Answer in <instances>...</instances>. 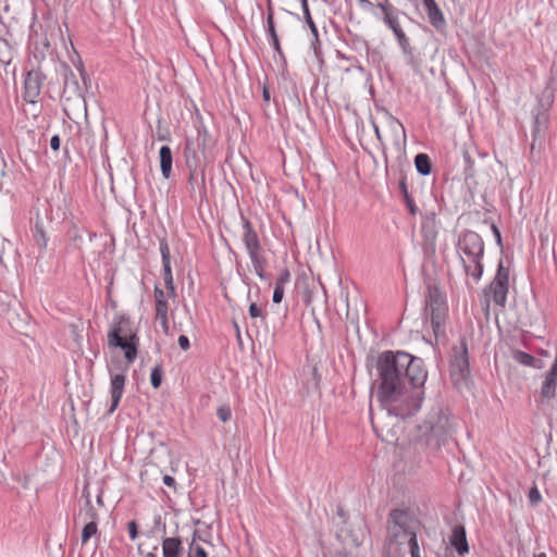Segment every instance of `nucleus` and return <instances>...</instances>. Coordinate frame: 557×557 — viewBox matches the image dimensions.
Instances as JSON below:
<instances>
[{
	"mask_svg": "<svg viewBox=\"0 0 557 557\" xmlns=\"http://www.w3.org/2000/svg\"><path fill=\"white\" fill-rule=\"evenodd\" d=\"M376 371L377 396L386 410L387 421L379 424L372 420V425L383 441L391 442L397 440L394 420L398 422L420 410L428 372L421 358L389 350L379 356Z\"/></svg>",
	"mask_w": 557,
	"mask_h": 557,
	"instance_id": "1",
	"label": "nucleus"
},
{
	"mask_svg": "<svg viewBox=\"0 0 557 557\" xmlns=\"http://www.w3.org/2000/svg\"><path fill=\"white\" fill-rule=\"evenodd\" d=\"M412 518L410 513L403 509L391 511L387 520V540L386 547L392 557H401L409 546L411 534H416L412 529Z\"/></svg>",
	"mask_w": 557,
	"mask_h": 557,
	"instance_id": "2",
	"label": "nucleus"
},
{
	"mask_svg": "<svg viewBox=\"0 0 557 557\" xmlns=\"http://www.w3.org/2000/svg\"><path fill=\"white\" fill-rule=\"evenodd\" d=\"M138 342L139 338L132 327L129 318L125 315L115 318L108 333V345L110 348L122 349L127 364L133 363L137 357Z\"/></svg>",
	"mask_w": 557,
	"mask_h": 557,
	"instance_id": "3",
	"label": "nucleus"
},
{
	"mask_svg": "<svg viewBox=\"0 0 557 557\" xmlns=\"http://www.w3.org/2000/svg\"><path fill=\"white\" fill-rule=\"evenodd\" d=\"M453 429L448 414L442 409L431 413L424 424L419 426L425 445L432 449L446 445L451 438Z\"/></svg>",
	"mask_w": 557,
	"mask_h": 557,
	"instance_id": "4",
	"label": "nucleus"
},
{
	"mask_svg": "<svg viewBox=\"0 0 557 557\" xmlns=\"http://www.w3.org/2000/svg\"><path fill=\"white\" fill-rule=\"evenodd\" d=\"M215 140L206 128H198L195 137H188L184 150L187 168L201 165L202 161L211 158Z\"/></svg>",
	"mask_w": 557,
	"mask_h": 557,
	"instance_id": "5",
	"label": "nucleus"
},
{
	"mask_svg": "<svg viewBox=\"0 0 557 557\" xmlns=\"http://www.w3.org/2000/svg\"><path fill=\"white\" fill-rule=\"evenodd\" d=\"M470 376L469 351L466 337L451 348L450 354V377L455 386L467 385Z\"/></svg>",
	"mask_w": 557,
	"mask_h": 557,
	"instance_id": "6",
	"label": "nucleus"
},
{
	"mask_svg": "<svg viewBox=\"0 0 557 557\" xmlns=\"http://www.w3.org/2000/svg\"><path fill=\"white\" fill-rule=\"evenodd\" d=\"M543 98H545V102L541 101V108L534 117L533 129H532V144H531V154L534 156L535 150L539 152L543 149L546 132L548 128V108L553 103V95L552 92L544 91Z\"/></svg>",
	"mask_w": 557,
	"mask_h": 557,
	"instance_id": "7",
	"label": "nucleus"
},
{
	"mask_svg": "<svg viewBox=\"0 0 557 557\" xmlns=\"http://www.w3.org/2000/svg\"><path fill=\"white\" fill-rule=\"evenodd\" d=\"M509 289V270L504 267L503 261L499 262L497 272L491 284L484 288V298L486 307L490 306V297L493 301L500 306H506L507 294Z\"/></svg>",
	"mask_w": 557,
	"mask_h": 557,
	"instance_id": "8",
	"label": "nucleus"
},
{
	"mask_svg": "<svg viewBox=\"0 0 557 557\" xmlns=\"http://www.w3.org/2000/svg\"><path fill=\"white\" fill-rule=\"evenodd\" d=\"M425 310L431 317L433 332L435 336H438L443 332L442 327L446 318L447 307L437 288L429 289Z\"/></svg>",
	"mask_w": 557,
	"mask_h": 557,
	"instance_id": "9",
	"label": "nucleus"
},
{
	"mask_svg": "<svg viewBox=\"0 0 557 557\" xmlns=\"http://www.w3.org/2000/svg\"><path fill=\"white\" fill-rule=\"evenodd\" d=\"M459 252L467 258L475 259L484 256V242L482 237L473 231H463L457 243Z\"/></svg>",
	"mask_w": 557,
	"mask_h": 557,
	"instance_id": "10",
	"label": "nucleus"
},
{
	"mask_svg": "<svg viewBox=\"0 0 557 557\" xmlns=\"http://www.w3.org/2000/svg\"><path fill=\"white\" fill-rule=\"evenodd\" d=\"M44 76L39 71L32 70L27 73L24 81V99L29 103H35L40 95Z\"/></svg>",
	"mask_w": 557,
	"mask_h": 557,
	"instance_id": "11",
	"label": "nucleus"
},
{
	"mask_svg": "<svg viewBox=\"0 0 557 557\" xmlns=\"http://www.w3.org/2000/svg\"><path fill=\"white\" fill-rule=\"evenodd\" d=\"M63 97L66 98V100L75 99V98H83L82 88L79 86V83L77 81L76 75L73 73V71L70 69L69 65L63 64Z\"/></svg>",
	"mask_w": 557,
	"mask_h": 557,
	"instance_id": "12",
	"label": "nucleus"
},
{
	"mask_svg": "<svg viewBox=\"0 0 557 557\" xmlns=\"http://www.w3.org/2000/svg\"><path fill=\"white\" fill-rule=\"evenodd\" d=\"M451 547L458 553L459 556H465L469 552V544L467 541L466 529L463 525L457 524L453 528L449 537Z\"/></svg>",
	"mask_w": 557,
	"mask_h": 557,
	"instance_id": "13",
	"label": "nucleus"
},
{
	"mask_svg": "<svg viewBox=\"0 0 557 557\" xmlns=\"http://www.w3.org/2000/svg\"><path fill=\"white\" fill-rule=\"evenodd\" d=\"M125 385V375L117 373L111 376V406L109 413H112L119 406Z\"/></svg>",
	"mask_w": 557,
	"mask_h": 557,
	"instance_id": "14",
	"label": "nucleus"
},
{
	"mask_svg": "<svg viewBox=\"0 0 557 557\" xmlns=\"http://www.w3.org/2000/svg\"><path fill=\"white\" fill-rule=\"evenodd\" d=\"M483 257H476L475 259L472 258H463L460 256V261L462 263L465 273L468 276H471L475 282H479L483 275V263H482Z\"/></svg>",
	"mask_w": 557,
	"mask_h": 557,
	"instance_id": "15",
	"label": "nucleus"
},
{
	"mask_svg": "<svg viewBox=\"0 0 557 557\" xmlns=\"http://www.w3.org/2000/svg\"><path fill=\"white\" fill-rule=\"evenodd\" d=\"M243 242L247 252L262 248L257 232L253 230L251 223L246 219H243Z\"/></svg>",
	"mask_w": 557,
	"mask_h": 557,
	"instance_id": "16",
	"label": "nucleus"
},
{
	"mask_svg": "<svg viewBox=\"0 0 557 557\" xmlns=\"http://www.w3.org/2000/svg\"><path fill=\"white\" fill-rule=\"evenodd\" d=\"M201 165H196L195 168H188L189 171V184L191 186V191L195 193L198 189L200 197H206V185H205V172L199 168Z\"/></svg>",
	"mask_w": 557,
	"mask_h": 557,
	"instance_id": "17",
	"label": "nucleus"
},
{
	"mask_svg": "<svg viewBox=\"0 0 557 557\" xmlns=\"http://www.w3.org/2000/svg\"><path fill=\"white\" fill-rule=\"evenodd\" d=\"M248 255L251 260V263H252L256 274L261 280H268V275L265 273V268L268 265V261H267L265 257L263 256L262 248H260L258 250L249 251Z\"/></svg>",
	"mask_w": 557,
	"mask_h": 557,
	"instance_id": "18",
	"label": "nucleus"
},
{
	"mask_svg": "<svg viewBox=\"0 0 557 557\" xmlns=\"http://www.w3.org/2000/svg\"><path fill=\"white\" fill-rule=\"evenodd\" d=\"M160 168L164 178H170L172 174V150L169 146H162L159 151Z\"/></svg>",
	"mask_w": 557,
	"mask_h": 557,
	"instance_id": "19",
	"label": "nucleus"
},
{
	"mask_svg": "<svg viewBox=\"0 0 557 557\" xmlns=\"http://www.w3.org/2000/svg\"><path fill=\"white\" fill-rule=\"evenodd\" d=\"M182 541L180 537H166L162 542L163 557H180Z\"/></svg>",
	"mask_w": 557,
	"mask_h": 557,
	"instance_id": "20",
	"label": "nucleus"
},
{
	"mask_svg": "<svg viewBox=\"0 0 557 557\" xmlns=\"http://www.w3.org/2000/svg\"><path fill=\"white\" fill-rule=\"evenodd\" d=\"M381 11L384 14V23L393 30L399 29L400 25L398 23L397 17L394 14V8L392 4L388 3V0H386L384 3H379L377 5Z\"/></svg>",
	"mask_w": 557,
	"mask_h": 557,
	"instance_id": "21",
	"label": "nucleus"
},
{
	"mask_svg": "<svg viewBox=\"0 0 557 557\" xmlns=\"http://www.w3.org/2000/svg\"><path fill=\"white\" fill-rule=\"evenodd\" d=\"M361 532L355 530H347L345 528L339 529L337 537L346 545L358 547L361 544Z\"/></svg>",
	"mask_w": 557,
	"mask_h": 557,
	"instance_id": "22",
	"label": "nucleus"
},
{
	"mask_svg": "<svg viewBox=\"0 0 557 557\" xmlns=\"http://www.w3.org/2000/svg\"><path fill=\"white\" fill-rule=\"evenodd\" d=\"M70 240L74 244L76 248H79L81 244L85 240L87 237L88 240H91L95 234L84 230L79 228L76 224H73L72 227L67 232Z\"/></svg>",
	"mask_w": 557,
	"mask_h": 557,
	"instance_id": "23",
	"label": "nucleus"
},
{
	"mask_svg": "<svg viewBox=\"0 0 557 557\" xmlns=\"http://www.w3.org/2000/svg\"><path fill=\"white\" fill-rule=\"evenodd\" d=\"M394 35L397 38L398 45L400 46L404 54L406 55L407 61L409 63H412L414 58L413 50L409 44L408 37L406 36L401 27L399 29H395Z\"/></svg>",
	"mask_w": 557,
	"mask_h": 557,
	"instance_id": "24",
	"label": "nucleus"
},
{
	"mask_svg": "<svg viewBox=\"0 0 557 557\" xmlns=\"http://www.w3.org/2000/svg\"><path fill=\"white\" fill-rule=\"evenodd\" d=\"M156 321L160 323L162 331L168 334L169 322H168V301H158L156 304Z\"/></svg>",
	"mask_w": 557,
	"mask_h": 557,
	"instance_id": "25",
	"label": "nucleus"
},
{
	"mask_svg": "<svg viewBox=\"0 0 557 557\" xmlns=\"http://www.w3.org/2000/svg\"><path fill=\"white\" fill-rule=\"evenodd\" d=\"M414 165L421 175H429L432 171L431 159L426 153H418L414 157Z\"/></svg>",
	"mask_w": 557,
	"mask_h": 557,
	"instance_id": "26",
	"label": "nucleus"
},
{
	"mask_svg": "<svg viewBox=\"0 0 557 557\" xmlns=\"http://www.w3.org/2000/svg\"><path fill=\"white\" fill-rule=\"evenodd\" d=\"M399 189H400V193L404 197V200L406 202V206L410 212L411 215H416L419 211L418 207L416 206L412 197L410 196L409 191H408V187H407V183H406V177L403 176L399 181Z\"/></svg>",
	"mask_w": 557,
	"mask_h": 557,
	"instance_id": "27",
	"label": "nucleus"
},
{
	"mask_svg": "<svg viewBox=\"0 0 557 557\" xmlns=\"http://www.w3.org/2000/svg\"><path fill=\"white\" fill-rule=\"evenodd\" d=\"M426 12H428V16H429L430 23L436 29H443L446 26V22H445L444 15H443L441 9L438 8V5L432 7Z\"/></svg>",
	"mask_w": 557,
	"mask_h": 557,
	"instance_id": "28",
	"label": "nucleus"
},
{
	"mask_svg": "<svg viewBox=\"0 0 557 557\" xmlns=\"http://www.w3.org/2000/svg\"><path fill=\"white\" fill-rule=\"evenodd\" d=\"M512 357L520 364L541 368V366L536 364L537 360L532 355L524 352L522 350H515Z\"/></svg>",
	"mask_w": 557,
	"mask_h": 557,
	"instance_id": "29",
	"label": "nucleus"
},
{
	"mask_svg": "<svg viewBox=\"0 0 557 557\" xmlns=\"http://www.w3.org/2000/svg\"><path fill=\"white\" fill-rule=\"evenodd\" d=\"M33 237H34V240H35L36 245L40 249H46L47 243H48V238L46 236V233H45L42 226L39 225L38 222H36V224H35V227H34V231H33Z\"/></svg>",
	"mask_w": 557,
	"mask_h": 557,
	"instance_id": "30",
	"label": "nucleus"
},
{
	"mask_svg": "<svg viewBox=\"0 0 557 557\" xmlns=\"http://www.w3.org/2000/svg\"><path fill=\"white\" fill-rule=\"evenodd\" d=\"M163 280L170 297L175 296V287L173 283V275L170 264L163 265Z\"/></svg>",
	"mask_w": 557,
	"mask_h": 557,
	"instance_id": "31",
	"label": "nucleus"
},
{
	"mask_svg": "<svg viewBox=\"0 0 557 557\" xmlns=\"http://www.w3.org/2000/svg\"><path fill=\"white\" fill-rule=\"evenodd\" d=\"M97 523L95 521L88 522L82 531V543L86 544L92 535L97 533Z\"/></svg>",
	"mask_w": 557,
	"mask_h": 557,
	"instance_id": "32",
	"label": "nucleus"
},
{
	"mask_svg": "<svg viewBox=\"0 0 557 557\" xmlns=\"http://www.w3.org/2000/svg\"><path fill=\"white\" fill-rule=\"evenodd\" d=\"M150 382H151V385L154 388H158L161 385V382H162V367L160 364H157L152 369L151 374H150Z\"/></svg>",
	"mask_w": 557,
	"mask_h": 557,
	"instance_id": "33",
	"label": "nucleus"
},
{
	"mask_svg": "<svg viewBox=\"0 0 557 557\" xmlns=\"http://www.w3.org/2000/svg\"><path fill=\"white\" fill-rule=\"evenodd\" d=\"M304 15H305V18H306V23L308 24V26L310 27V30L312 33V35L318 39V28L310 15V11H309V7H308V2H304Z\"/></svg>",
	"mask_w": 557,
	"mask_h": 557,
	"instance_id": "34",
	"label": "nucleus"
},
{
	"mask_svg": "<svg viewBox=\"0 0 557 557\" xmlns=\"http://www.w3.org/2000/svg\"><path fill=\"white\" fill-rule=\"evenodd\" d=\"M407 550L410 553L411 557H422L421 549L417 540V534H411Z\"/></svg>",
	"mask_w": 557,
	"mask_h": 557,
	"instance_id": "35",
	"label": "nucleus"
},
{
	"mask_svg": "<svg viewBox=\"0 0 557 557\" xmlns=\"http://www.w3.org/2000/svg\"><path fill=\"white\" fill-rule=\"evenodd\" d=\"M160 252L163 265L170 264V249L165 239L160 240Z\"/></svg>",
	"mask_w": 557,
	"mask_h": 557,
	"instance_id": "36",
	"label": "nucleus"
},
{
	"mask_svg": "<svg viewBox=\"0 0 557 557\" xmlns=\"http://www.w3.org/2000/svg\"><path fill=\"white\" fill-rule=\"evenodd\" d=\"M196 536H197V532L194 533V539H193V542L190 544V552H194L196 557H208V554L203 549V547H201L200 545H196L195 544Z\"/></svg>",
	"mask_w": 557,
	"mask_h": 557,
	"instance_id": "37",
	"label": "nucleus"
},
{
	"mask_svg": "<svg viewBox=\"0 0 557 557\" xmlns=\"http://www.w3.org/2000/svg\"><path fill=\"white\" fill-rule=\"evenodd\" d=\"M216 414L222 422H226L232 416L231 408L228 406H221L218 409Z\"/></svg>",
	"mask_w": 557,
	"mask_h": 557,
	"instance_id": "38",
	"label": "nucleus"
},
{
	"mask_svg": "<svg viewBox=\"0 0 557 557\" xmlns=\"http://www.w3.org/2000/svg\"><path fill=\"white\" fill-rule=\"evenodd\" d=\"M465 159H466V163H467V166L465 169V176H466V178L473 177L474 176L473 163L470 160V156L468 152L465 153Z\"/></svg>",
	"mask_w": 557,
	"mask_h": 557,
	"instance_id": "39",
	"label": "nucleus"
},
{
	"mask_svg": "<svg viewBox=\"0 0 557 557\" xmlns=\"http://www.w3.org/2000/svg\"><path fill=\"white\" fill-rule=\"evenodd\" d=\"M289 280H290V273H289V271L287 269H284L281 272V274H280L275 285L284 287V285L286 283H288Z\"/></svg>",
	"mask_w": 557,
	"mask_h": 557,
	"instance_id": "40",
	"label": "nucleus"
},
{
	"mask_svg": "<svg viewBox=\"0 0 557 557\" xmlns=\"http://www.w3.org/2000/svg\"><path fill=\"white\" fill-rule=\"evenodd\" d=\"M529 500L531 505H536L541 500V494L537 487H532L529 492Z\"/></svg>",
	"mask_w": 557,
	"mask_h": 557,
	"instance_id": "41",
	"label": "nucleus"
},
{
	"mask_svg": "<svg viewBox=\"0 0 557 557\" xmlns=\"http://www.w3.org/2000/svg\"><path fill=\"white\" fill-rule=\"evenodd\" d=\"M267 26L270 37H275L277 34L274 25V17H272L271 14L267 15Z\"/></svg>",
	"mask_w": 557,
	"mask_h": 557,
	"instance_id": "42",
	"label": "nucleus"
},
{
	"mask_svg": "<svg viewBox=\"0 0 557 557\" xmlns=\"http://www.w3.org/2000/svg\"><path fill=\"white\" fill-rule=\"evenodd\" d=\"M249 314L251 318H263L262 309L255 302L249 306Z\"/></svg>",
	"mask_w": 557,
	"mask_h": 557,
	"instance_id": "43",
	"label": "nucleus"
},
{
	"mask_svg": "<svg viewBox=\"0 0 557 557\" xmlns=\"http://www.w3.org/2000/svg\"><path fill=\"white\" fill-rule=\"evenodd\" d=\"M284 296V287L275 285L274 292H273V301L275 304H280Z\"/></svg>",
	"mask_w": 557,
	"mask_h": 557,
	"instance_id": "44",
	"label": "nucleus"
},
{
	"mask_svg": "<svg viewBox=\"0 0 557 557\" xmlns=\"http://www.w3.org/2000/svg\"><path fill=\"white\" fill-rule=\"evenodd\" d=\"M389 123L393 129L397 131L400 129L404 136V140H406V131L403 124L395 117L389 119Z\"/></svg>",
	"mask_w": 557,
	"mask_h": 557,
	"instance_id": "45",
	"label": "nucleus"
},
{
	"mask_svg": "<svg viewBox=\"0 0 557 557\" xmlns=\"http://www.w3.org/2000/svg\"><path fill=\"white\" fill-rule=\"evenodd\" d=\"M127 527H128V533H129L131 539L135 540L138 535V527H137L136 521H134V520L129 521Z\"/></svg>",
	"mask_w": 557,
	"mask_h": 557,
	"instance_id": "46",
	"label": "nucleus"
},
{
	"mask_svg": "<svg viewBox=\"0 0 557 557\" xmlns=\"http://www.w3.org/2000/svg\"><path fill=\"white\" fill-rule=\"evenodd\" d=\"M154 300H156V304H158V301L162 302V301H165V293L158 286L154 287Z\"/></svg>",
	"mask_w": 557,
	"mask_h": 557,
	"instance_id": "47",
	"label": "nucleus"
},
{
	"mask_svg": "<svg viewBox=\"0 0 557 557\" xmlns=\"http://www.w3.org/2000/svg\"><path fill=\"white\" fill-rule=\"evenodd\" d=\"M178 345L183 350H187L190 347L189 339L186 335H181L178 337Z\"/></svg>",
	"mask_w": 557,
	"mask_h": 557,
	"instance_id": "48",
	"label": "nucleus"
},
{
	"mask_svg": "<svg viewBox=\"0 0 557 557\" xmlns=\"http://www.w3.org/2000/svg\"><path fill=\"white\" fill-rule=\"evenodd\" d=\"M357 2L359 3L360 8L366 11H372L374 8L373 3L370 0H357Z\"/></svg>",
	"mask_w": 557,
	"mask_h": 557,
	"instance_id": "49",
	"label": "nucleus"
},
{
	"mask_svg": "<svg viewBox=\"0 0 557 557\" xmlns=\"http://www.w3.org/2000/svg\"><path fill=\"white\" fill-rule=\"evenodd\" d=\"M50 147L54 151H58L60 149V137L58 135H54V136L51 137V139H50Z\"/></svg>",
	"mask_w": 557,
	"mask_h": 557,
	"instance_id": "50",
	"label": "nucleus"
},
{
	"mask_svg": "<svg viewBox=\"0 0 557 557\" xmlns=\"http://www.w3.org/2000/svg\"><path fill=\"white\" fill-rule=\"evenodd\" d=\"M271 40H272V46L275 49V51L281 54L282 50H281V46H280L278 36L276 35L275 37H271Z\"/></svg>",
	"mask_w": 557,
	"mask_h": 557,
	"instance_id": "51",
	"label": "nucleus"
},
{
	"mask_svg": "<svg viewBox=\"0 0 557 557\" xmlns=\"http://www.w3.org/2000/svg\"><path fill=\"white\" fill-rule=\"evenodd\" d=\"M163 483H164L166 486L172 487V486H174V485H175V480H174V478H172L171 475H168V474H166V475H164V476H163Z\"/></svg>",
	"mask_w": 557,
	"mask_h": 557,
	"instance_id": "52",
	"label": "nucleus"
},
{
	"mask_svg": "<svg viewBox=\"0 0 557 557\" xmlns=\"http://www.w3.org/2000/svg\"><path fill=\"white\" fill-rule=\"evenodd\" d=\"M372 125H373V129H374L376 139L381 143V145H384L379 126L374 122H372Z\"/></svg>",
	"mask_w": 557,
	"mask_h": 557,
	"instance_id": "53",
	"label": "nucleus"
},
{
	"mask_svg": "<svg viewBox=\"0 0 557 557\" xmlns=\"http://www.w3.org/2000/svg\"><path fill=\"white\" fill-rule=\"evenodd\" d=\"M422 1H423V4H424L426 11L429 9H431L432 7H436L437 5L435 0H422Z\"/></svg>",
	"mask_w": 557,
	"mask_h": 557,
	"instance_id": "54",
	"label": "nucleus"
},
{
	"mask_svg": "<svg viewBox=\"0 0 557 557\" xmlns=\"http://www.w3.org/2000/svg\"><path fill=\"white\" fill-rule=\"evenodd\" d=\"M492 228H493V232L495 234L497 243L500 245L502 244L500 232L498 231V228L494 224L492 225Z\"/></svg>",
	"mask_w": 557,
	"mask_h": 557,
	"instance_id": "55",
	"label": "nucleus"
},
{
	"mask_svg": "<svg viewBox=\"0 0 557 557\" xmlns=\"http://www.w3.org/2000/svg\"><path fill=\"white\" fill-rule=\"evenodd\" d=\"M268 14H271L272 17H274L273 8L271 5V1L268 2Z\"/></svg>",
	"mask_w": 557,
	"mask_h": 557,
	"instance_id": "56",
	"label": "nucleus"
},
{
	"mask_svg": "<svg viewBox=\"0 0 557 557\" xmlns=\"http://www.w3.org/2000/svg\"><path fill=\"white\" fill-rule=\"evenodd\" d=\"M263 98H264V100H267V101L270 99V92H269V90H267V89H264V90H263Z\"/></svg>",
	"mask_w": 557,
	"mask_h": 557,
	"instance_id": "57",
	"label": "nucleus"
},
{
	"mask_svg": "<svg viewBox=\"0 0 557 557\" xmlns=\"http://www.w3.org/2000/svg\"><path fill=\"white\" fill-rule=\"evenodd\" d=\"M145 557H158L156 553L150 552Z\"/></svg>",
	"mask_w": 557,
	"mask_h": 557,
	"instance_id": "58",
	"label": "nucleus"
},
{
	"mask_svg": "<svg viewBox=\"0 0 557 557\" xmlns=\"http://www.w3.org/2000/svg\"><path fill=\"white\" fill-rule=\"evenodd\" d=\"M97 503H98V504H102V496H101V495H98V497H97Z\"/></svg>",
	"mask_w": 557,
	"mask_h": 557,
	"instance_id": "59",
	"label": "nucleus"
},
{
	"mask_svg": "<svg viewBox=\"0 0 557 557\" xmlns=\"http://www.w3.org/2000/svg\"><path fill=\"white\" fill-rule=\"evenodd\" d=\"M89 512H90V517H91L92 519H95V518H96V515H95V512L92 511V508H90V509H89Z\"/></svg>",
	"mask_w": 557,
	"mask_h": 557,
	"instance_id": "60",
	"label": "nucleus"
},
{
	"mask_svg": "<svg viewBox=\"0 0 557 557\" xmlns=\"http://www.w3.org/2000/svg\"><path fill=\"white\" fill-rule=\"evenodd\" d=\"M534 557H546V554L545 553H540V554L535 555Z\"/></svg>",
	"mask_w": 557,
	"mask_h": 557,
	"instance_id": "61",
	"label": "nucleus"
},
{
	"mask_svg": "<svg viewBox=\"0 0 557 557\" xmlns=\"http://www.w3.org/2000/svg\"><path fill=\"white\" fill-rule=\"evenodd\" d=\"M86 498H87L86 499L87 505L90 506V499H89V495L88 494H86Z\"/></svg>",
	"mask_w": 557,
	"mask_h": 557,
	"instance_id": "62",
	"label": "nucleus"
},
{
	"mask_svg": "<svg viewBox=\"0 0 557 557\" xmlns=\"http://www.w3.org/2000/svg\"><path fill=\"white\" fill-rule=\"evenodd\" d=\"M338 515H339V516H342V517H344V512H343V509H342V508H339V509H338Z\"/></svg>",
	"mask_w": 557,
	"mask_h": 557,
	"instance_id": "63",
	"label": "nucleus"
},
{
	"mask_svg": "<svg viewBox=\"0 0 557 557\" xmlns=\"http://www.w3.org/2000/svg\"><path fill=\"white\" fill-rule=\"evenodd\" d=\"M304 2L305 0H301V8L304 9ZM306 2H308V0H306Z\"/></svg>",
	"mask_w": 557,
	"mask_h": 557,
	"instance_id": "64",
	"label": "nucleus"
}]
</instances>
